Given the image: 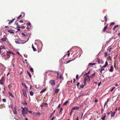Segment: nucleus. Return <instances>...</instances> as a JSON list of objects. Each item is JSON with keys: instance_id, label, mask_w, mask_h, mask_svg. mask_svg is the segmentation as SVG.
Masks as SVG:
<instances>
[{"instance_id": "46", "label": "nucleus", "mask_w": 120, "mask_h": 120, "mask_svg": "<svg viewBox=\"0 0 120 120\" xmlns=\"http://www.w3.org/2000/svg\"><path fill=\"white\" fill-rule=\"evenodd\" d=\"M56 72L57 73V77H58L59 75V72L58 71H56Z\"/></svg>"}, {"instance_id": "32", "label": "nucleus", "mask_w": 120, "mask_h": 120, "mask_svg": "<svg viewBox=\"0 0 120 120\" xmlns=\"http://www.w3.org/2000/svg\"><path fill=\"white\" fill-rule=\"evenodd\" d=\"M16 25L17 26V28H21L20 26H19L18 23H16Z\"/></svg>"}, {"instance_id": "51", "label": "nucleus", "mask_w": 120, "mask_h": 120, "mask_svg": "<svg viewBox=\"0 0 120 120\" xmlns=\"http://www.w3.org/2000/svg\"><path fill=\"white\" fill-rule=\"evenodd\" d=\"M28 111V112L29 113H32V111H31L30 110V111Z\"/></svg>"}, {"instance_id": "56", "label": "nucleus", "mask_w": 120, "mask_h": 120, "mask_svg": "<svg viewBox=\"0 0 120 120\" xmlns=\"http://www.w3.org/2000/svg\"><path fill=\"white\" fill-rule=\"evenodd\" d=\"M19 22H20L22 23L23 22V21L22 20H21L20 21H19Z\"/></svg>"}, {"instance_id": "62", "label": "nucleus", "mask_w": 120, "mask_h": 120, "mask_svg": "<svg viewBox=\"0 0 120 120\" xmlns=\"http://www.w3.org/2000/svg\"><path fill=\"white\" fill-rule=\"evenodd\" d=\"M70 53L69 52V53H68L67 55L68 56H69L70 55Z\"/></svg>"}, {"instance_id": "14", "label": "nucleus", "mask_w": 120, "mask_h": 120, "mask_svg": "<svg viewBox=\"0 0 120 120\" xmlns=\"http://www.w3.org/2000/svg\"><path fill=\"white\" fill-rule=\"evenodd\" d=\"M113 66L112 65H111L110 67V68L109 70V71L111 72H112L113 71Z\"/></svg>"}, {"instance_id": "13", "label": "nucleus", "mask_w": 120, "mask_h": 120, "mask_svg": "<svg viewBox=\"0 0 120 120\" xmlns=\"http://www.w3.org/2000/svg\"><path fill=\"white\" fill-rule=\"evenodd\" d=\"M95 75V73H94L90 76V78H92L94 77Z\"/></svg>"}, {"instance_id": "45", "label": "nucleus", "mask_w": 120, "mask_h": 120, "mask_svg": "<svg viewBox=\"0 0 120 120\" xmlns=\"http://www.w3.org/2000/svg\"><path fill=\"white\" fill-rule=\"evenodd\" d=\"M2 101L3 102H5L6 101V99H2Z\"/></svg>"}, {"instance_id": "34", "label": "nucleus", "mask_w": 120, "mask_h": 120, "mask_svg": "<svg viewBox=\"0 0 120 120\" xmlns=\"http://www.w3.org/2000/svg\"><path fill=\"white\" fill-rule=\"evenodd\" d=\"M22 34L24 37H26L27 36V35L26 34H25L24 33H22Z\"/></svg>"}, {"instance_id": "1", "label": "nucleus", "mask_w": 120, "mask_h": 120, "mask_svg": "<svg viewBox=\"0 0 120 120\" xmlns=\"http://www.w3.org/2000/svg\"><path fill=\"white\" fill-rule=\"evenodd\" d=\"M23 94V96L25 97L26 98H27L28 97L26 93V90L25 89H22Z\"/></svg>"}, {"instance_id": "24", "label": "nucleus", "mask_w": 120, "mask_h": 120, "mask_svg": "<svg viewBox=\"0 0 120 120\" xmlns=\"http://www.w3.org/2000/svg\"><path fill=\"white\" fill-rule=\"evenodd\" d=\"M4 104H1L0 105V109H2L4 107Z\"/></svg>"}, {"instance_id": "48", "label": "nucleus", "mask_w": 120, "mask_h": 120, "mask_svg": "<svg viewBox=\"0 0 120 120\" xmlns=\"http://www.w3.org/2000/svg\"><path fill=\"white\" fill-rule=\"evenodd\" d=\"M60 86V85L59 83L58 84H57V88H58Z\"/></svg>"}, {"instance_id": "54", "label": "nucleus", "mask_w": 120, "mask_h": 120, "mask_svg": "<svg viewBox=\"0 0 120 120\" xmlns=\"http://www.w3.org/2000/svg\"><path fill=\"white\" fill-rule=\"evenodd\" d=\"M114 24V22H112L111 23V24L110 25H113Z\"/></svg>"}, {"instance_id": "64", "label": "nucleus", "mask_w": 120, "mask_h": 120, "mask_svg": "<svg viewBox=\"0 0 120 120\" xmlns=\"http://www.w3.org/2000/svg\"><path fill=\"white\" fill-rule=\"evenodd\" d=\"M10 74V73H9V72H8V74H7V76H8V75L9 74Z\"/></svg>"}, {"instance_id": "35", "label": "nucleus", "mask_w": 120, "mask_h": 120, "mask_svg": "<svg viewBox=\"0 0 120 120\" xmlns=\"http://www.w3.org/2000/svg\"><path fill=\"white\" fill-rule=\"evenodd\" d=\"M15 42L17 44H20L21 43L19 41H15Z\"/></svg>"}, {"instance_id": "33", "label": "nucleus", "mask_w": 120, "mask_h": 120, "mask_svg": "<svg viewBox=\"0 0 120 120\" xmlns=\"http://www.w3.org/2000/svg\"><path fill=\"white\" fill-rule=\"evenodd\" d=\"M118 25H116V26H115L113 28V30H115V29L116 28L118 27Z\"/></svg>"}, {"instance_id": "53", "label": "nucleus", "mask_w": 120, "mask_h": 120, "mask_svg": "<svg viewBox=\"0 0 120 120\" xmlns=\"http://www.w3.org/2000/svg\"><path fill=\"white\" fill-rule=\"evenodd\" d=\"M114 68H116V64L115 63H114Z\"/></svg>"}, {"instance_id": "3", "label": "nucleus", "mask_w": 120, "mask_h": 120, "mask_svg": "<svg viewBox=\"0 0 120 120\" xmlns=\"http://www.w3.org/2000/svg\"><path fill=\"white\" fill-rule=\"evenodd\" d=\"M12 54L13 55L15 54L14 53L10 51V50H9L8 52L7 53V56H8V57H7V58H9L10 57V54Z\"/></svg>"}, {"instance_id": "9", "label": "nucleus", "mask_w": 120, "mask_h": 120, "mask_svg": "<svg viewBox=\"0 0 120 120\" xmlns=\"http://www.w3.org/2000/svg\"><path fill=\"white\" fill-rule=\"evenodd\" d=\"M108 63L107 61H106L105 64L101 68H105L108 65Z\"/></svg>"}, {"instance_id": "8", "label": "nucleus", "mask_w": 120, "mask_h": 120, "mask_svg": "<svg viewBox=\"0 0 120 120\" xmlns=\"http://www.w3.org/2000/svg\"><path fill=\"white\" fill-rule=\"evenodd\" d=\"M106 117V114L104 113L103 115V116L102 117L101 119L103 120H105V119Z\"/></svg>"}, {"instance_id": "25", "label": "nucleus", "mask_w": 120, "mask_h": 120, "mask_svg": "<svg viewBox=\"0 0 120 120\" xmlns=\"http://www.w3.org/2000/svg\"><path fill=\"white\" fill-rule=\"evenodd\" d=\"M30 94L31 96H32L34 95V93L32 91H31L30 92Z\"/></svg>"}, {"instance_id": "30", "label": "nucleus", "mask_w": 120, "mask_h": 120, "mask_svg": "<svg viewBox=\"0 0 120 120\" xmlns=\"http://www.w3.org/2000/svg\"><path fill=\"white\" fill-rule=\"evenodd\" d=\"M22 103L23 105H27V103L26 100L25 101V102L24 103H23L22 102Z\"/></svg>"}, {"instance_id": "21", "label": "nucleus", "mask_w": 120, "mask_h": 120, "mask_svg": "<svg viewBox=\"0 0 120 120\" xmlns=\"http://www.w3.org/2000/svg\"><path fill=\"white\" fill-rule=\"evenodd\" d=\"M32 48L34 51H36V49L34 48L33 44L32 45Z\"/></svg>"}, {"instance_id": "55", "label": "nucleus", "mask_w": 120, "mask_h": 120, "mask_svg": "<svg viewBox=\"0 0 120 120\" xmlns=\"http://www.w3.org/2000/svg\"><path fill=\"white\" fill-rule=\"evenodd\" d=\"M36 114L37 116L39 115L40 114V113H36Z\"/></svg>"}, {"instance_id": "19", "label": "nucleus", "mask_w": 120, "mask_h": 120, "mask_svg": "<svg viewBox=\"0 0 120 120\" xmlns=\"http://www.w3.org/2000/svg\"><path fill=\"white\" fill-rule=\"evenodd\" d=\"M68 101H66L63 104V106L66 105L68 104Z\"/></svg>"}, {"instance_id": "44", "label": "nucleus", "mask_w": 120, "mask_h": 120, "mask_svg": "<svg viewBox=\"0 0 120 120\" xmlns=\"http://www.w3.org/2000/svg\"><path fill=\"white\" fill-rule=\"evenodd\" d=\"M105 19V21L106 22L107 21V19L106 17V16H105L104 17Z\"/></svg>"}, {"instance_id": "18", "label": "nucleus", "mask_w": 120, "mask_h": 120, "mask_svg": "<svg viewBox=\"0 0 120 120\" xmlns=\"http://www.w3.org/2000/svg\"><path fill=\"white\" fill-rule=\"evenodd\" d=\"M108 28V26H105L103 28V31L104 32H105V30L107 29Z\"/></svg>"}, {"instance_id": "17", "label": "nucleus", "mask_w": 120, "mask_h": 120, "mask_svg": "<svg viewBox=\"0 0 120 120\" xmlns=\"http://www.w3.org/2000/svg\"><path fill=\"white\" fill-rule=\"evenodd\" d=\"M96 64V63H90L89 64V66H91V65H94Z\"/></svg>"}, {"instance_id": "12", "label": "nucleus", "mask_w": 120, "mask_h": 120, "mask_svg": "<svg viewBox=\"0 0 120 120\" xmlns=\"http://www.w3.org/2000/svg\"><path fill=\"white\" fill-rule=\"evenodd\" d=\"M59 89H57L55 90V93H54V94H55L58 92L59 91Z\"/></svg>"}, {"instance_id": "42", "label": "nucleus", "mask_w": 120, "mask_h": 120, "mask_svg": "<svg viewBox=\"0 0 120 120\" xmlns=\"http://www.w3.org/2000/svg\"><path fill=\"white\" fill-rule=\"evenodd\" d=\"M101 113L102 114L103 113V112L104 111V109L103 108H102L101 109Z\"/></svg>"}, {"instance_id": "26", "label": "nucleus", "mask_w": 120, "mask_h": 120, "mask_svg": "<svg viewBox=\"0 0 120 120\" xmlns=\"http://www.w3.org/2000/svg\"><path fill=\"white\" fill-rule=\"evenodd\" d=\"M108 50L109 51V52H110L111 51V49H112V48L110 47H109L108 48Z\"/></svg>"}, {"instance_id": "50", "label": "nucleus", "mask_w": 120, "mask_h": 120, "mask_svg": "<svg viewBox=\"0 0 120 120\" xmlns=\"http://www.w3.org/2000/svg\"><path fill=\"white\" fill-rule=\"evenodd\" d=\"M95 102L97 103L98 102V100L97 99H95L94 101Z\"/></svg>"}, {"instance_id": "20", "label": "nucleus", "mask_w": 120, "mask_h": 120, "mask_svg": "<svg viewBox=\"0 0 120 120\" xmlns=\"http://www.w3.org/2000/svg\"><path fill=\"white\" fill-rule=\"evenodd\" d=\"M115 112H112L111 113V116H112V117L114 116L115 115Z\"/></svg>"}, {"instance_id": "27", "label": "nucleus", "mask_w": 120, "mask_h": 120, "mask_svg": "<svg viewBox=\"0 0 120 120\" xmlns=\"http://www.w3.org/2000/svg\"><path fill=\"white\" fill-rule=\"evenodd\" d=\"M27 73L28 74V75L29 76L30 78H31V75L30 73L28 71H27Z\"/></svg>"}, {"instance_id": "11", "label": "nucleus", "mask_w": 120, "mask_h": 120, "mask_svg": "<svg viewBox=\"0 0 120 120\" xmlns=\"http://www.w3.org/2000/svg\"><path fill=\"white\" fill-rule=\"evenodd\" d=\"M7 38L6 37L4 38H3L1 39V40L3 42H4L6 41Z\"/></svg>"}, {"instance_id": "40", "label": "nucleus", "mask_w": 120, "mask_h": 120, "mask_svg": "<svg viewBox=\"0 0 120 120\" xmlns=\"http://www.w3.org/2000/svg\"><path fill=\"white\" fill-rule=\"evenodd\" d=\"M30 70L32 72H34V70H33V68H30Z\"/></svg>"}, {"instance_id": "39", "label": "nucleus", "mask_w": 120, "mask_h": 120, "mask_svg": "<svg viewBox=\"0 0 120 120\" xmlns=\"http://www.w3.org/2000/svg\"><path fill=\"white\" fill-rule=\"evenodd\" d=\"M13 113L14 114H17V112L16 110H15V111L13 112Z\"/></svg>"}, {"instance_id": "23", "label": "nucleus", "mask_w": 120, "mask_h": 120, "mask_svg": "<svg viewBox=\"0 0 120 120\" xmlns=\"http://www.w3.org/2000/svg\"><path fill=\"white\" fill-rule=\"evenodd\" d=\"M9 33L10 34L13 33L14 32H12V30H9L8 31Z\"/></svg>"}, {"instance_id": "15", "label": "nucleus", "mask_w": 120, "mask_h": 120, "mask_svg": "<svg viewBox=\"0 0 120 120\" xmlns=\"http://www.w3.org/2000/svg\"><path fill=\"white\" fill-rule=\"evenodd\" d=\"M100 59L98 58L96 59V61L98 63V64H100Z\"/></svg>"}, {"instance_id": "4", "label": "nucleus", "mask_w": 120, "mask_h": 120, "mask_svg": "<svg viewBox=\"0 0 120 120\" xmlns=\"http://www.w3.org/2000/svg\"><path fill=\"white\" fill-rule=\"evenodd\" d=\"M55 81L53 80H51L49 82L52 85H54L55 84Z\"/></svg>"}, {"instance_id": "7", "label": "nucleus", "mask_w": 120, "mask_h": 120, "mask_svg": "<svg viewBox=\"0 0 120 120\" xmlns=\"http://www.w3.org/2000/svg\"><path fill=\"white\" fill-rule=\"evenodd\" d=\"M79 109V107H78L77 106H75L73 107L71 109V111H72L73 110H78Z\"/></svg>"}, {"instance_id": "60", "label": "nucleus", "mask_w": 120, "mask_h": 120, "mask_svg": "<svg viewBox=\"0 0 120 120\" xmlns=\"http://www.w3.org/2000/svg\"><path fill=\"white\" fill-rule=\"evenodd\" d=\"M83 113L82 114V115H81V118L82 119V116H83Z\"/></svg>"}, {"instance_id": "5", "label": "nucleus", "mask_w": 120, "mask_h": 120, "mask_svg": "<svg viewBox=\"0 0 120 120\" xmlns=\"http://www.w3.org/2000/svg\"><path fill=\"white\" fill-rule=\"evenodd\" d=\"M4 81L3 77H2L1 79L0 80V84L1 85L3 84Z\"/></svg>"}, {"instance_id": "37", "label": "nucleus", "mask_w": 120, "mask_h": 120, "mask_svg": "<svg viewBox=\"0 0 120 120\" xmlns=\"http://www.w3.org/2000/svg\"><path fill=\"white\" fill-rule=\"evenodd\" d=\"M22 85H24L25 86L26 89H27L28 88V87L25 84H23L22 83Z\"/></svg>"}, {"instance_id": "47", "label": "nucleus", "mask_w": 120, "mask_h": 120, "mask_svg": "<svg viewBox=\"0 0 120 120\" xmlns=\"http://www.w3.org/2000/svg\"><path fill=\"white\" fill-rule=\"evenodd\" d=\"M80 84V83L78 82L77 85V87H78Z\"/></svg>"}, {"instance_id": "31", "label": "nucleus", "mask_w": 120, "mask_h": 120, "mask_svg": "<svg viewBox=\"0 0 120 120\" xmlns=\"http://www.w3.org/2000/svg\"><path fill=\"white\" fill-rule=\"evenodd\" d=\"M63 110V109L62 108H61L60 109L59 111V113H60L61 114L62 113V111Z\"/></svg>"}, {"instance_id": "29", "label": "nucleus", "mask_w": 120, "mask_h": 120, "mask_svg": "<svg viewBox=\"0 0 120 120\" xmlns=\"http://www.w3.org/2000/svg\"><path fill=\"white\" fill-rule=\"evenodd\" d=\"M46 89H43L41 91L40 93H43L45 91H46Z\"/></svg>"}, {"instance_id": "41", "label": "nucleus", "mask_w": 120, "mask_h": 120, "mask_svg": "<svg viewBox=\"0 0 120 120\" xmlns=\"http://www.w3.org/2000/svg\"><path fill=\"white\" fill-rule=\"evenodd\" d=\"M79 77V75L78 74H77L76 76V79H78Z\"/></svg>"}, {"instance_id": "36", "label": "nucleus", "mask_w": 120, "mask_h": 120, "mask_svg": "<svg viewBox=\"0 0 120 120\" xmlns=\"http://www.w3.org/2000/svg\"><path fill=\"white\" fill-rule=\"evenodd\" d=\"M107 53L106 52H105V57H106L107 56Z\"/></svg>"}, {"instance_id": "59", "label": "nucleus", "mask_w": 120, "mask_h": 120, "mask_svg": "<svg viewBox=\"0 0 120 120\" xmlns=\"http://www.w3.org/2000/svg\"><path fill=\"white\" fill-rule=\"evenodd\" d=\"M101 82H100L98 84V86H99L101 84Z\"/></svg>"}, {"instance_id": "43", "label": "nucleus", "mask_w": 120, "mask_h": 120, "mask_svg": "<svg viewBox=\"0 0 120 120\" xmlns=\"http://www.w3.org/2000/svg\"><path fill=\"white\" fill-rule=\"evenodd\" d=\"M115 88V87H113L112 89L110 90V91H112L113 90H114V89Z\"/></svg>"}, {"instance_id": "28", "label": "nucleus", "mask_w": 120, "mask_h": 120, "mask_svg": "<svg viewBox=\"0 0 120 120\" xmlns=\"http://www.w3.org/2000/svg\"><path fill=\"white\" fill-rule=\"evenodd\" d=\"M87 78H84V83L85 84L86 82V81L87 80Z\"/></svg>"}, {"instance_id": "6", "label": "nucleus", "mask_w": 120, "mask_h": 120, "mask_svg": "<svg viewBox=\"0 0 120 120\" xmlns=\"http://www.w3.org/2000/svg\"><path fill=\"white\" fill-rule=\"evenodd\" d=\"M15 19V18H14L12 19V20H8V21L9 22L8 23V24L9 25L11 24L14 21Z\"/></svg>"}, {"instance_id": "10", "label": "nucleus", "mask_w": 120, "mask_h": 120, "mask_svg": "<svg viewBox=\"0 0 120 120\" xmlns=\"http://www.w3.org/2000/svg\"><path fill=\"white\" fill-rule=\"evenodd\" d=\"M105 69L104 68H102L100 70L101 73V74H103L105 72Z\"/></svg>"}, {"instance_id": "38", "label": "nucleus", "mask_w": 120, "mask_h": 120, "mask_svg": "<svg viewBox=\"0 0 120 120\" xmlns=\"http://www.w3.org/2000/svg\"><path fill=\"white\" fill-rule=\"evenodd\" d=\"M59 78H61L62 79H63V78L62 77V75H61L60 74V77Z\"/></svg>"}, {"instance_id": "16", "label": "nucleus", "mask_w": 120, "mask_h": 120, "mask_svg": "<svg viewBox=\"0 0 120 120\" xmlns=\"http://www.w3.org/2000/svg\"><path fill=\"white\" fill-rule=\"evenodd\" d=\"M85 78H87V79H89V81H90V76H89V75H87L86 77Z\"/></svg>"}, {"instance_id": "52", "label": "nucleus", "mask_w": 120, "mask_h": 120, "mask_svg": "<svg viewBox=\"0 0 120 120\" xmlns=\"http://www.w3.org/2000/svg\"><path fill=\"white\" fill-rule=\"evenodd\" d=\"M80 87L81 88H82L83 87V86H82V85H80Z\"/></svg>"}, {"instance_id": "2", "label": "nucleus", "mask_w": 120, "mask_h": 120, "mask_svg": "<svg viewBox=\"0 0 120 120\" xmlns=\"http://www.w3.org/2000/svg\"><path fill=\"white\" fill-rule=\"evenodd\" d=\"M28 109L26 108H25V109L24 110L22 111V114H27L28 112Z\"/></svg>"}, {"instance_id": "57", "label": "nucleus", "mask_w": 120, "mask_h": 120, "mask_svg": "<svg viewBox=\"0 0 120 120\" xmlns=\"http://www.w3.org/2000/svg\"><path fill=\"white\" fill-rule=\"evenodd\" d=\"M79 120V117L78 116H77V117L76 120Z\"/></svg>"}, {"instance_id": "63", "label": "nucleus", "mask_w": 120, "mask_h": 120, "mask_svg": "<svg viewBox=\"0 0 120 120\" xmlns=\"http://www.w3.org/2000/svg\"><path fill=\"white\" fill-rule=\"evenodd\" d=\"M23 115V116L24 117H25L26 116V115H25V114H22Z\"/></svg>"}, {"instance_id": "61", "label": "nucleus", "mask_w": 120, "mask_h": 120, "mask_svg": "<svg viewBox=\"0 0 120 120\" xmlns=\"http://www.w3.org/2000/svg\"><path fill=\"white\" fill-rule=\"evenodd\" d=\"M20 27H21V28H23V29H24V28H25V26H20Z\"/></svg>"}, {"instance_id": "22", "label": "nucleus", "mask_w": 120, "mask_h": 120, "mask_svg": "<svg viewBox=\"0 0 120 120\" xmlns=\"http://www.w3.org/2000/svg\"><path fill=\"white\" fill-rule=\"evenodd\" d=\"M9 95L10 96H11V97H14V96L10 92H9Z\"/></svg>"}, {"instance_id": "49", "label": "nucleus", "mask_w": 120, "mask_h": 120, "mask_svg": "<svg viewBox=\"0 0 120 120\" xmlns=\"http://www.w3.org/2000/svg\"><path fill=\"white\" fill-rule=\"evenodd\" d=\"M73 60H69L68 61H67V63H69V62H70L71 61H72Z\"/></svg>"}, {"instance_id": "58", "label": "nucleus", "mask_w": 120, "mask_h": 120, "mask_svg": "<svg viewBox=\"0 0 120 120\" xmlns=\"http://www.w3.org/2000/svg\"><path fill=\"white\" fill-rule=\"evenodd\" d=\"M27 24L29 25V26H30L31 25V24L29 22L28 23H27Z\"/></svg>"}]
</instances>
